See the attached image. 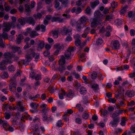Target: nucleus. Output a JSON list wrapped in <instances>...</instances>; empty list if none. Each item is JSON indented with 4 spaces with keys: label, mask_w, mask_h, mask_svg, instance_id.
<instances>
[{
    "label": "nucleus",
    "mask_w": 135,
    "mask_h": 135,
    "mask_svg": "<svg viewBox=\"0 0 135 135\" xmlns=\"http://www.w3.org/2000/svg\"><path fill=\"white\" fill-rule=\"evenodd\" d=\"M40 55L39 54L36 53L34 52V50L31 49L28 51V54L26 55V58L27 60H22L18 62V64L20 65L21 64L25 65H27L28 62H30L33 58L34 57L35 59V61L36 62L39 59Z\"/></svg>",
    "instance_id": "f257e3e1"
},
{
    "label": "nucleus",
    "mask_w": 135,
    "mask_h": 135,
    "mask_svg": "<svg viewBox=\"0 0 135 135\" xmlns=\"http://www.w3.org/2000/svg\"><path fill=\"white\" fill-rule=\"evenodd\" d=\"M15 27V23L12 22H4L2 27V34L0 33V41L2 40V38L4 40L8 37V34L6 33L8 32L11 29V27Z\"/></svg>",
    "instance_id": "f03ea898"
},
{
    "label": "nucleus",
    "mask_w": 135,
    "mask_h": 135,
    "mask_svg": "<svg viewBox=\"0 0 135 135\" xmlns=\"http://www.w3.org/2000/svg\"><path fill=\"white\" fill-rule=\"evenodd\" d=\"M95 18L91 23V27L95 28L98 25H100L102 23L101 18L103 15L99 11H96L94 13Z\"/></svg>",
    "instance_id": "7ed1b4c3"
},
{
    "label": "nucleus",
    "mask_w": 135,
    "mask_h": 135,
    "mask_svg": "<svg viewBox=\"0 0 135 135\" xmlns=\"http://www.w3.org/2000/svg\"><path fill=\"white\" fill-rule=\"evenodd\" d=\"M4 56L6 59V60H3L0 64V69L4 70L5 69L3 66V65H7L12 62V61L11 59L14 57V55L9 52H5L4 55Z\"/></svg>",
    "instance_id": "20e7f679"
},
{
    "label": "nucleus",
    "mask_w": 135,
    "mask_h": 135,
    "mask_svg": "<svg viewBox=\"0 0 135 135\" xmlns=\"http://www.w3.org/2000/svg\"><path fill=\"white\" fill-rule=\"evenodd\" d=\"M71 31L72 30L71 28H67L66 26H64L62 27L61 30V32L62 35H68L69 36H67L66 38V40L68 42L71 41L72 40V38L70 36L72 35Z\"/></svg>",
    "instance_id": "39448f33"
},
{
    "label": "nucleus",
    "mask_w": 135,
    "mask_h": 135,
    "mask_svg": "<svg viewBox=\"0 0 135 135\" xmlns=\"http://www.w3.org/2000/svg\"><path fill=\"white\" fill-rule=\"evenodd\" d=\"M19 22L22 25H24L26 23H28L30 24L34 25L35 23V22L32 17L22 18L18 20Z\"/></svg>",
    "instance_id": "423d86ee"
},
{
    "label": "nucleus",
    "mask_w": 135,
    "mask_h": 135,
    "mask_svg": "<svg viewBox=\"0 0 135 135\" xmlns=\"http://www.w3.org/2000/svg\"><path fill=\"white\" fill-rule=\"evenodd\" d=\"M21 73V72L19 70L15 74V76L11 78L9 81L10 84L9 86V89L11 91L12 89L13 88H16L15 83L14 82H12L14 81V80L15 79V78L16 76H18L20 75Z\"/></svg>",
    "instance_id": "0eeeda50"
},
{
    "label": "nucleus",
    "mask_w": 135,
    "mask_h": 135,
    "mask_svg": "<svg viewBox=\"0 0 135 135\" xmlns=\"http://www.w3.org/2000/svg\"><path fill=\"white\" fill-rule=\"evenodd\" d=\"M74 51V48L72 47H69L67 51L65 53V56L66 58L69 59L70 58L71 55V53Z\"/></svg>",
    "instance_id": "6e6552de"
},
{
    "label": "nucleus",
    "mask_w": 135,
    "mask_h": 135,
    "mask_svg": "<svg viewBox=\"0 0 135 135\" xmlns=\"http://www.w3.org/2000/svg\"><path fill=\"white\" fill-rule=\"evenodd\" d=\"M111 46L113 50L119 49V44L118 40L113 41L111 43Z\"/></svg>",
    "instance_id": "1a4fd4ad"
},
{
    "label": "nucleus",
    "mask_w": 135,
    "mask_h": 135,
    "mask_svg": "<svg viewBox=\"0 0 135 135\" xmlns=\"http://www.w3.org/2000/svg\"><path fill=\"white\" fill-rule=\"evenodd\" d=\"M119 122V119L118 118H113L112 121L110 122L109 124L113 127L117 126L118 123Z\"/></svg>",
    "instance_id": "9d476101"
},
{
    "label": "nucleus",
    "mask_w": 135,
    "mask_h": 135,
    "mask_svg": "<svg viewBox=\"0 0 135 135\" xmlns=\"http://www.w3.org/2000/svg\"><path fill=\"white\" fill-rule=\"evenodd\" d=\"M124 111L125 112H126V110H117L112 114V117L113 118H115V117L122 114Z\"/></svg>",
    "instance_id": "9b49d317"
},
{
    "label": "nucleus",
    "mask_w": 135,
    "mask_h": 135,
    "mask_svg": "<svg viewBox=\"0 0 135 135\" xmlns=\"http://www.w3.org/2000/svg\"><path fill=\"white\" fill-rule=\"evenodd\" d=\"M88 19L85 16H83L81 17L80 20V23L84 26L88 22Z\"/></svg>",
    "instance_id": "f8f14e48"
},
{
    "label": "nucleus",
    "mask_w": 135,
    "mask_h": 135,
    "mask_svg": "<svg viewBox=\"0 0 135 135\" xmlns=\"http://www.w3.org/2000/svg\"><path fill=\"white\" fill-rule=\"evenodd\" d=\"M64 19L63 18H61L60 16L57 17H53L51 18V21L54 22L58 21L59 23H61L64 22Z\"/></svg>",
    "instance_id": "ddd939ff"
},
{
    "label": "nucleus",
    "mask_w": 135,
    "mask_h": 135,
    "mask_svg": "<svg viewBox=\"0 0 135 135\" xmlns=\"http://www.w3.org/2000/svg\"><path fill=\"white\" fill-rule=\"evenodd\" d=\"M55 47L56 48L57 50L59 51L62 50L64 49V46L62 44H57L54 45Z\"/></svg>",
    "instance_id": "4468645a"
},
{
    "label": "nucleus",
    "mask_w": 135,
    "mask_h": 135,
    "mask_svg": "<svg viewBox=\"0 0 135 135\" xmlns=\"http://www.w3.org/2000/svg\"><path fill=\"white\" fill-rule=\"evenodd\" d=\"M61 58L59 61V64L60 65H63L65 63V58L63 55H61Z\"/></svg>",
    "instance_id": "2eb2a0df"
},
{
    "label": "nucleus",
    "mask_w": 135,
    "mask_h": 135,
    "mask_svg": "<svg viewBox=\"0 0 135 135\" xmlns=\"http://www.w3.org/2000/svg\"><path fill=\"white\" fill-rule=\"evenodd\" d=\"M44 43L43 41H40L38 44L37 48L38 50H40L43 48L44 47Z\"/></svg>",
    "instance_id": "dca6fc26"
},
{
    "label": "nucleus",
    "mask_w": 135,
    "mask_h": 135,
    "mask_svg": "<svg viewBox=\"0 0 135 135\" xmlns=\"http://www.w3.org/2000/svg\"><path fill=\"white\" fill-rule=\"evenodd\" d=\"M23 36L21 35H19L16 38L17 44H19L21 42V40L23 39Z\"/></svg>",
    "instance_id": "f3484780"
},
{
    "label": "nucleus",
    "mask_w": 135,
    "mask_h": 135,
    "mask_svg": "<svg viewBox=\"0 0 135 135\" xmlns=\"http://www.w3.org/2000/svg\"><path fill=\"white\" fill-rule=\"evenodd\" d=\"M127 7L126 6L123 7L120 11V14L121 15L124 16L126 12Z\"/></svg>",
    "instance_id": "a211bd4d"
},
{
    "label": "nucleus",
    "mask_w": 135,
    "mask_h": 135,
    "mask_svg": "<svg viewBox=\"0 0 135 135\" xmlns=\"http://www.w3.org/2000/svg\"><path fill=\"white\" fill-rule=\"evenodd\" d=\"M87 91L86 89L84 87H81L80 90V92L81 94H85Z\"/></svg>",
    "instance_id": "6ab92c4d"
},
{
    "label": "nucleus",
    "mask_w": 135,
    "mask_h": 135,
    "mask_svg": "<svg viewBox=\"0 0 135 135\" xmlns=\"http://www.w3.org/2000/svg\"><path fill=\"white\" fill-rule=\"evenodd\" d=\"M127 16L129 18H135V12L130 11L128 13Z\"/></svg>",
    "instance_id": "aec40b11"
},
{
    "label": "nucleus",
    "mask_w": 135,
    "mask_h": 135,
    "mask_svg": "<svg viewBox=\"0 0 135 135\" xmlns=\"http://www.w3.org/2000/svg\"><path fill=\"white\" fill-rule=\"evenodd\" d=\"M39 34L37 33L36 32L34 31H32L30 33V36L32 38H34L36 36L39 35Z\"/></svg>",
    "instance_id": "412c9836"
},
{
    "label": "nucleus",
    "mask_w": 135,
    "mask_h": 135,
    "mask_svg": "<svg viewBox=\"0 0 135 135\" xmlns=\"http://www.w3.org/2000/svg\"><path fill=\"white\" fill-rule=\"evenodd\" d=\"M127 96L129 97H132L134 95V92L133 90L128 91L127 93Z\"/></svg>",
    "instance_id": "4be33fe9"
},
{
    "label": "nucleus",
    "mask_w": 135,
    "mask_h": 135,
    "mask_svg": "<svg viewBox=\"0 0 135 135\" xmlns=\"http://www.w3.org/2000/svg\"><path fill=\"white\" fill-rule=\"evenodd\" d=\"M113 18L114 17L113 15H107L106 17L105 21H110L113 19Z\"/></svg>",
    "instance_id": "5701e85b"
},
{
    "label": "nucleus",
    "mask_w": 135,
    "mask_h": 135,
    "mask_svg": "<svg viewBox=\"0 0 135 135\" xmlns=\"http://www.w3.org/2000/svg\"><path fill=\"white\" fill-rule=\"evenodd\" d=\"M84 26L80 23H78L76 25V29L78 31H79Z\"/></svg>",
    "instance_id": "b1692460"
},
{
    "label": "nucleus",
    "mask_w": 135,
    "mask_h": 135,
    "mask_svg": "<svg viewBox=\"0 0 135 135\" xmlns=\"http://www.w3.org/2000/svg\"><path fill=\"white\" fill-rule=\"evenodd\" d=\"M122 79L120 76H119L114 82V84L115 85H118L119 84V81H122Z\"/></svg>",
    "instance_id": "393cba45"
},
{
    "label": "nucleus",
    "mask_w": 135,
    "mask_h": 135,
    "mask_svg": "<svg viewBox=\"0 0 135 135\" xmlns=\"http://www.w3.org/2000/svg\"><path fill=\"white\" fill-rule=\"evenodd\" d=\"M103 42L102 39L101 38H99L97 39L96 41V44L98 45H102Z\"/></svg>",
    "instance_id": "a878e982"
},
{
    "label": "nucleus",
    "mask_w": 135,
    "mask_h": 135,
    "mask_svg": "<svg viewBox=\"0 0 135 135\" xmlns=\"http://www.w3.org/2000/svg\"><path fill=\"white\" fill-rule=\"evenodd\" d=\"M1 76L2 79H5L8 78L9 77V75L7 72H4L3 73V74L1 75Z\"/></svg>",
    "instance_id": "bb28decb"
},
{
    "label": "nucleus",
    "mask_w": 135,
    "mask_h": 135,
    "mask_svg": "<svg viewBox=\"0 0 135 135\" xmlns=\"http://www.w3.org/2000/svg\"><path fill=\"white\" fill-rule=\"evenodd\" d=\"M58 31L56 30L52 31L51 32L53 36L55 38H57L58 37Z\"/></svg>",
    "instance_id": "cd10ccee"
},
{
    "label": "nucleus",
    "mask_w": 135,
    "mask_h": 135,
    "mask_svg": "<svg viewBox=\"0 0 135 135\" xmlns=\"http://www.w3.org/2000/svg\"><path fill=\"white\" fill-rule=\"evenodd\" d=\"M97 76L98 74L96 72L93 71L92 72L91 74V77L92 79H95L97 78Z\"/></svg>",
    "instance_id": "c85d7f7f"
},
{
    "label": "nucleus",
    "mask_w": 135,
    "mask_h": 135,
    "mask_svg": "<svg viewBox=\"0 0 135 135\" xmlns=\"http://www.w3.org/2000/svg\"><path fill=\"white\" fill-rule=\"evenodd\" d=\"M89 113L85 112L82 114V117L83 119L86 120L89 118Z\"/></svg>",
    "instance_id": "c756f323"
},
{
    "label": "nucleus",
    "mask_w": 135,
    "mask_h": 135,
    "mask_svg": "<svg viewBox=\"0 0 135 135\" xmlns=\"http://www.w3.org/2000/svg\"><path fill=\"white\" fill-rule=\"evenodd\" d=\"M30 105L32 108L36 109L38 107V105L36 103H31L30 104Z\"/></svg>",
    "instance_id": "7c9ffc66"
},
{
    "label": "nucleus",
    "mask_w": 135,
    "mask_h": 135,
    "mask_svg": "<svg viewBox=\"0 0 135 135\" xmlns=\"http://www.w3.org/2000/svg\"><path fill=\"white\" fill-rule=\"evenodd\" d=\"M98 77L99 78V80H103L105 76L103 74H102L101 73H99L98 74Z\"/></svg>",
    "instance_id": "2f4dec72"
},
{
    "label": "nucleus",
    "mask_w": 135,
    "mask_h": 135,
    "mask_svg": "<svg viewBox=\"0 0 135 135\" xmlns=\"http://www.w3.org/2000/svg\"><path fill=\"white\" fill-rule=\"evenodd\" d=\"M66 69V68L65 66L62 65H60L58 68V71L60 73H62Z\"/></svg>",
    "instance_id": "473e14b6"
},
{
    "label": "nucleus",
    "mask_w": 135,
    "mask_h": 135,
    "mask_svg": "<svg viewBox=\"0 0 135 135\" xmlns=\"http://www.w3.org/2000/svg\"><path fill=\"white\" fill-rule=\"evenodd\" d=\"M17 108L18 111L23 112L25 111L26 110L25 108L22 106L20 107H17Z\"/></svg>",
    "instance_id": "72a5a7b5"
},
{
    "label": "nucleus",
    "mask_w": 135,
    "mask_h": 135,
    "mask_svg": "<svg viewBox=\"0 0 135 135\" xmlns=\"http://www.w3.org/2000/svg\"><path fill=\"white\" fill-rule=\"evenodd\" d=\"M126 105V104L123 101H121L117 105V107H119V109H120V108L119 107H124Z\"/></svg>",
    "instance_id": "f704fd0d"
},
{
    "label": "nucleus",
    "mask_w": 135,
    "mask_h": 135,
    "mask_svg": "<svg viewBox=\"0 0 135 135\" xmlns=\"http://www.w3.org/2000/svg\"><path fill=\"white\" fill-rule=\"evenodd\" d=\"M2 125L3 127L5 129V130H6L7 128L9 127L8 123L5 120L3 124Z\"/></svg>",
    "instance_id": "c9c22d12"
},
{
    "label": "nucleus",
    "mask_w": 135,
    "mask_h": 135,
    "mask_svg": "<svg viewBox=\"0 0 135 135\" xmlns=\"http://www.w3.org/2000/svg\"><path fill=\"white\" fill-rule=\"evenodd\" d=\"M66 93L64 91H62V93L59 94V98L61 99H63L64 98V96L65 95Z\"/></svg>",
    "instance_id": "e433bc0d"
},
{
    "label": "nucleus",
    "mask_w": 135,
    "mask_h": 135,
    "mask_svg": "<svg viewBox=\"0 0 135 135\" xmlns=\"http://www.w3.org/2000/svg\"><path fill=\"white\" fill-rule=\"evenodd\" d=\"M9 70L11 72H13L15 71V68L12 65H11L8 67Z\"/></svg>",
    "instance_id": "4c0bfd02"
},
{
    "label": "nucleus",
    "mask_w": 135,
    "mask_h": 135,
    "mask_svg": "<svg viewBox=\"0 0 135 135\" xmlns=\"http://www.w3.org/2000/svg\"><path fill=\"white\" fill-rule=\"evenodd\" d=\"M40 94H38L33 97H32V96H30L29 98L31 99L34 100L35 99L40 98Z\"/></svg>",
    "instance_id": "58836bf2"
},
{
    "label": "nucleus",
    "mask_w": 135,
    "mask_h": 135,
    "mask_svg": "<svg viewBox=\"0 0 135 135\" xmlns=\"http://www.w3.org/2000/svg\"><path fill=\"white\" fill-rule=\"evenodd\" d=\"M75 44L77 46H79L81 44V41L79 39H77L75 41Z\"/></svg>",
    "instance_id": "ea45409f"
},
{
    "label": "nucleus",
    "mask_w": 135,
    "mask_h": 135,
    "mask_svg": "<svg viewBox=\"0 0 135 135\" xmlns=\"http://www.w3.org/2000/svg\"><path fill=\"white\" fill-rule=\"evenodd\" d=\"M111 4L112 7L113 9L116 8L118 6L117 3L115 2L114 1H112Z\"/></svg>",
    "instance_id": "a19ab883"
},
{
    "label": "nucleus",
    "mask_w": 135,
    "mask_h": 135,
    "mask_svg": "<svg viewBox=\"0 0 135 135\" xmlns=\"http://www.w3.org/2000/svg\"><path fill=\"white\" fill-rule=\"evenodd\" d=\"M67 97L69 98H72L73 97L74 94L72 93V91H70L69 93L66 94Z\"/></svg>",
    "instance_id": "79ce46f5"
},
{
    "label": "nucleus",
    "mask_w": 135,
    "mask_h": 135,
    "mask_svg": "<svg viewBox=\"0 0 135 135\" xmlns=\"http://www.w3.org/2000/svg\"><path fill=\"white\" fill-rule=\"evenodd\" d=\"M91 9L89 7H87L85 10V13L88 15H90V14Z\"/></svg>",
    "instance_id": "37998d69"
},
{
    "label": "nucleus",
    "mask_w": 135,
    "mask_h": 135,
    "mask_svg": "<svg viewBox=\"0 0 135 135\" xmlns=\"http://www.w3.org/2000/svg\"><path fill=\"white\" fill-rule=\"evenodd\" d=\"M91 88L95 90H97L99 88V85L97 84H94L91 85Z\"/></svg>",
    "instance_id": "c03bdc74"
},
{
    "label": "nucleus",
    "mask_w": 135,
    "mask_h": 135,
    "mask_svg": "<svg viewBox=\"0 0 135 135\" xmlns=\"http://www.w3.org/2000/svg\"><path fill=\"white\" fill-rule=\"evenodd\" d=\"M48 118L47 116V114H44L42 115V119L43 121H47Z\"/></svg>",
    "instance_id": "a18cd8bd"
},
{
    "label": "nucleus",
    "mask_w": 135,
    "mask_h": 135,
    "mask_svg": "<svg viewBox=\"0 0 135 135\" xmlns=\"http://www.w3.org/2000/svg\"><path fill=\"white\" fill-rule=\"evenodd\" d=\"M63 124L61 122V120H59L56 123V126L58 127H61L63 125Z\"/></svg>",
    "instance_id": "49530a36"
},
{
    "label": "nucleus",
    "mask_w": 135,
    "mask_h": 135,
    "mask_svg": "<svg viewBox=\"0 0 135 135\" xmlns=\"http://www.w3.org/2000/svg\"><path fill=\"white\" fill-rule=\"evenodd\" d=\"M56 88L52 87L50 88L49 90L50 93H52L55 92V90H56Z\"/></svg>",
    "instance_id": "de8ad7c7"
},
{
    "label": "nucleus",
    "mask_w": 135,
    "mask_h": 135,
    "mask_svg": "<svg viewBox=\"0 0 135 135\" xmlns=\"http://www.w3.org/2000/svg\"><path fill=\"white\" fill-rule=\"evenodd\" d=\"M50 110V108L49 107H47L46 108L42 110V111L44 114H47V113Z\"/></svg>",
    "instance_id": "09e8293b"
},
{
    "label": "nucleus",
    "mask_w": 135,
    "mask_h": 135,
    "mask_svg": "<svg viewBox=\"0 0 135 135\" xmlns=\"http://www.w3.org/2000/svg\"><path fill=\"white\" fill-rule=\"evenodd\" d=\"M75 122L79 124H80L82 123L81 119L80 118H77L75 119Z\"/></svg>",
    "instance_id": "8fccbe9b"
},
{
    "label": "nucleus",
    "mask_w": 135,
    "mask_h": 135,
    "mask_svg": "<svg viewBox=\"0 0 135 135\" xmlns=\"http://www.w3.org/2000/svg\"><path fill=\"white\" fill-rule=\"evenodd\" d=\"M36 127L35 128H36V129L37 130V131L38 129H41V130L43 132H44L45 131L44 127H42L40 124L39 125V126L37 128H36Z\"/></svg>",
    "instance_id": "3c124183"
},
{
    "label": "nucleus",
    "mask_w": 135,
    "mask_h": 135,
    "mask_svg": "<svg viewBox=\"0 0 135 135\" xmlns=\"http://www.w3.org/2000/svg\"><path fill=\"white\" fill-rule=\"evenodd\" d=\"M63 119L66 122H67L69 121V117L68 116H67L65 115L62 116Z\"/></svg>",
    "instance_id": "603ef678"
},
{
    "label": "nucleus",
    "mask_w": 135,
    "mask_h": 135,
    "mask_svg": "<svg viewBox=\"0 0 135 135\" xmlns=\"http://www.w3.org/2000/svg\"><path fill=\"white\" fill-rule=\"evenodd\" d=\"M19 49V47H13L12 48V50L14 52H16Z\"/></svg>",
    "instance_id": "864d4df0"
},
{
    "label": "nucleus",
    "mask_w": 135,
    "mask_h": 135,
    "mask_svg": "<svg viewBox=\"0 0 135 135\" xmlns=\"http://www.w3.org/2000/svg\"><path fill=\"white\" fill-rule=\"evenodd\" d=\"M126 120L124 117H123L122 119L121 123L120 124L122 126H124L125 124Z\"/></svg>",
    "instance_id": "5fc2aeb1"
},
{
    "label": "nucleus",
    "mask_w": 135,
    "mask_h": 135,
    "mask_svg": "<svg viewBox=\"0 0 135 135\" xmlns=\"http://www.w3.org/2000/svg\"><path fill=\"white\" fill-rule=\"evenodd\" d=\"M11 115L9 114L6 113H5V118L6 119H9L10 118Z\"/></svg>",
    "instance_id": "6e6d98bb"
},
{
    "label": "nucleus",
    "mask_w": 135,
    "mask_h": 135,
    "mask_svg": "<svg viewBox=\"0 0 135 135\" xmlns=\"http://www.w3.org/2000/svg\"><path fill=\"white\" fill-rule=\"evenodd\" d=\"M109 102L113 103H115L116 101V100L115 98H109L108 100Z\"/></svg>",
    "instance_id": "4d7b16f0"
},
{
    "label": "nucleus",
    "mask_w": 135,
    "mask_h": 135,
    "mask_svg": "<svg viewBox=\"0 0 135 135\" xmlns=\"http://www.w3.org/2000/svg\"><path fill=\"white\" fill-rule=\"evenodd\" d=\"M36 80H40L41 79V75L40 74H37L35 77Z\"/></svg>",
    "instance_id": "13d9d810"
},
{
    "label": "nucleus",
    "mask_w": 135,
    "mask_h": 135,
    "mask_svg": "<svg viewBox=\"0 0 135 135\" xmlns=\"http://www.w3.org/2000/svg\"><path fill=\"white\" fill-rule=\"evenodd\" d=\"M31 30L30 28H28L26 29V31L24 33V34L25 36H27L30 33V31Z\"/></svg>",
    "instance_id": "bf43d9fd"
},
{
    "label": "nucleus",
    "mask_w": 135,
    "mask_h": 135,
    "mask_svg": "<svg viewBox=\"0 0 135 135\" xmlns=\"http://www.w3.org/2000/svg\"><path fill=\"white\" fill-rule=\"evenodd\" d=\"M115 22L117 25L118 26L122 24V22L121 20H118L116 21Z\"/></svg>",
    "instance_id": "052dcab7"
},
{
    "label": "nucleus",
    "mask_w": 135,
    "mask_h": 135,
    "mask_svg": "<svg viewBox=\"0 0 135 135\" xmlns=\"http://www.w3.org/2000/svg\"><path fill=\"white\" fill-rule=\"evenodd\" d=\"M82 10L80 7H77L76 8V13L78 14L80 13L81 12Z\"/></svg>",
    "instance_id": "680f3d73"
},
{
    "label": "nucleus",
    "mask_w": 135,
    "mask_h": 135,
    "mask_svg": "<svg viewBox=\"0 0 135 135\" xmlns=\"http://www.w3.org/2000/svg\"><path fill=\"white\" fill-rule=\"evenodd\" d=\"M34 17H35L36 18L37 17L38 18L40 19L41 18L42 16V15L41 13H38L37 15H34Z\"/></svg>",
    "instance_id": "e2e57ef3"
},
{
    "label": "nucleus",
    "mask_w": 135,
    "mask_h": 135,
    "mask_svg": "<svg viewBox=\"0 0 135 135\" xmlns=\"http://www.w3.org/2000/svg\"><path fill=\"white\" fill-rule=\"evenodd\" d=\"M48 57L50 61L51 62L53 61L55 59L54 56L52 55L49 56Z\"/></svg>",
    "instance_id": "0e129e2a"
},
{
    "label": "nucleus",
    "mask_w": 135,
    "mask_h": 135,
    "mask_svg": "<svg viewBox=\"0 0 135 135\" xmlns=\"http://www.w3.org/2000/svg\"><path fill=\"white\" fill-rule=\"evenodd\" d=\"M46 96L45 94L43 93L41 95V98L42 100H45L46 99Z\"/></svg>",
    "instance_id": "69168bd1"
},
{
    "label": "nucleus",
    "mask_w": 135,
    "mask_h": 135,
    "mask_svg": "<svg viewBox=\"0 0 135 135\" xmlns=\"http://www.w3.org/2000/svg\"><path fill=\"white\" fill-rule=\"evenodd\" d=\"M97 125L99 128H103L105 125L104 124L103 122L99 123L97 124Z\"/></svg>",
    "instance_id": "338daca9"
},
{
    "label": "nucleus",
    "mask_w": 135,
    "mask_h": 135,
    "mask_svg": "<svg viewBox=\"0 0 135 135\" xmlns=\"http://www.w3.org/2000/svg\"><path fill=\"white\" fill-rule=\"evenodd\" d=\"M130 33L131 36H133L135 34V30L133 29H131L130 31Z\"/></svg>",
    "instance_id": "774afa93"
}]
</instances>
